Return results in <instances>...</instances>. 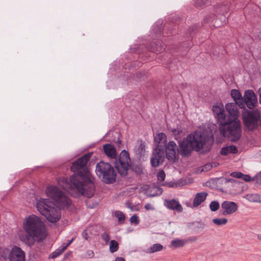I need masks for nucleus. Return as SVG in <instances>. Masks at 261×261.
<instances>
[{"label":"nucleus","mask_w":261,"mask_h":261,"mask_svg":"<svg viewBox=\"0 0 261 261\" xmlns=\"http://www.w3.org/2000/svg\"><path fill=\"white\" fill-rule=\"evenodd\" d=\"M92 154V152L85 154L72 164L71 170L74 174L70 176V184H68L67 186V191L72 197L83 195L90 198L94 195L95 187L87 167Z\"/></svg>","instance_id":"obj_1"},{"label":"nucleus","mask_w":261,"mask_h":261,"mask_svg":"<svg viewBox=\"0 0 261 261\" xmlns=\"http://www.w3.org/2000/svg\"><path fill=\"white\" fill-rule=\"evenodd\" d=\"M46 193L48 199L41 198L36 203V207L40 213L46 219L52 223L57 222L60 218V212L55 207L60 209L68 207L71 204V200L58 187L50 186L47 188Z\"/></svg>","instance_id":"obj_2"},{"label":"nucleus","mask_w":261,"mask_h":261,"mask_svg":"<svg viewBox=\"0 0 261 261\" xmlns=\"http://www.w3.org/2000/svg\"><path fill=\"white\" fill-rule=\"evenodd\" d=\"M23 228L26 234L22 238V241L30 247L33 246L35 239L42 241L47 236L46 227L40 218L31 215L27 217L23 223Z\"/></svg>","instance_id":"obj_3"},{"label":"nucleus","mask_w":261,"mask_h":261,"mask_svg":"<svg viewBox=\"0 0 261 261\" xmlns=\"http://www.w3.org/2000/svg\"><path fill=\"white\" fill-rule=\"evenodd\" d=\"M207 137L200 132L188 135L178 143V153L182 157H189L192 151H200L207 142Z\"/></svg>","instance_id":"obj_4"},{"label":"nucleus","mask_w":261,"mask_h":261,"mask_svg":"<svg viewBox=\"0 0 261 261\" xmlns=\"http://www.w3.org/2000/svg\"><path fill=\"white\" fill-rule=\"evenodd\" d=\"M239 104L237 102H230L226 104L225 106L229 114V116H226L227 122L230 124L227 126V133L229 135V138L232 142L239 140L242 133L241 123L238 120Z\"/></svg>","instance_id":"obj_5"},{"label":"nucleus","mask_w":261,"mask_h":261,"mask_svg":"<svg viewBox=\"0 0 261 261\" xmlns=\"http://www.w3.org/2000/svg\"><path fill=\"white\" fill-rule=\"evenodd\" d=\"M114 165L118 173L121 176H126L129 169L135 172L137 174L143 173L142 166L140 164H132L129 153L125 150H123L121 152L118 159L115 160Z\"/></svg>","instance_id":"obj_6"},{"label":"nucleus","mask_w":261,"mask_h":261,"mask_svg":"<svg viewBox=\"0 0 261 261\" xmlns=\"http://www.w3.org/2000/svg\"><path fill=\"white\" fill-rule=\"evenodd\" d=\"M156 147L152 152L151 158V164L154 167H158L162 163L164 159V147L166 145V136L164 133H161L154 137Z\"/></svg>","instance_id":"obj_7"},{"label":"nucleus","mask_w":261,"mask_h":261,"mask_svg":"<svg viewBox=\"0 0 261 261\" xmlns=\"http://www.w3.org/2000/svg\"><path fill=\"white\" fill-rule=\"evenodd\" d=\"M98 177L106 184H112L116 181V173L113 166L102 161L98 162L95 168Z\"/></svg>","instance_id":"obj_8"},{"label":"nucleus","mask_w":261,"mask_h":261,"mask_svg":"<svg viewBox=\"0 0 261 261\" xmlns=\"http://www.w3.org/2000/svg\"><path fill=\"white\" fill-rule=\"evenodd\" d=\"M242 113V119L244 126L247 130L252 131L261 124V114L257 109L247 110L244 108Z\"/></svg>","instance_id":"obj_9"},{"label":"nucleus","mask_w":261,"mask_h":261,"mask_svg":"<svg viewBox=\"0 0 261 261\" xmlns=\"http://www.w3.org/2000/svg\"><path fill=\"white\" fill-rule=\"evenodd\" d=\"M212 111L219 125L220 134L224 137L229 138L227 126L230 124L227 122L223 105L221 103L214 105L212 108Z\"/></svg>","instance_id":"obj_10"},{"label":"nucleus","mask_w":261,"mask_h":261,"mask_svg":"<svg viewBox=\"0 0 261 261\" xmlns=\"http://www.w3.org/2000/svg\"><path fill=\"white\" fill-rule=\"evenodd\" d=\"M229 7L227 5H223L220 6L216 9V13L218 15H221L220 19L221 20V23H219L218 20L215 18L214 15H208L204 17L203 21L205 23H209L212 21H214V26L215 27H219L221 24L225 23L227 22V18L228 17V10Z\"/></svg>","instance_id":"obj_11"},{"label":"nucleus","mask_w":261,"mask_h":261,"mask_svg":"<svg viewBox=\"0 0 261 261\" xmlns=\"http://www.w3.org/2000/svg\"><path fill=\"white\" fill-rule=\"evenodd\" d=\"M166 145L165 151L167 158L170 161L174 162L178 158V148L173 141H169Z\"/></svg>","instance_id":"obj_12"},{"label":"nucleus","mask_w":261,"mask_h":261,"mask_svg":"<svg viewBox=\"0 0 261 261\" xmlns=\"http://www.w3.org/2000/svg\"><path fill=\"white\" fill-rule=\"evenodd\" d=\"M244 101L245 105L250 110L255 107L257 102V98L256 95L252 90H247L245 92L244 96Z\"/></svg>","instance_id":"obj_13"},{"label":"nucleus","mask_w":261,"mask_h":261,"mask_svg":"<svg viewBox=\"0 0 261 261\" xmlns=\"http://www.w3.org/2000/svg\"><path fill=\"white\" fill-rule=\"evenodd\" d=\"M221 208L223 210V215L226 216L235 213L238 210V206L234 202L224 201L221 204Z\"/></svg>","instance_id":"obj_14"},{"label":"nucleus","mask_w":261,"mask_h":261,"mask_svg":"<svg viewBox=\"0 0 261 261\" xmlns=\"http://www.w3.org/2000/svg\"><path fill=\"white\" fill-rule=\"evenodd\" d=\"M9 259L10 261H24V253L21 248L15 246L9 254Z\"/></svg>","instance_id":"obj_15"},{"label":"nucleus","mask_w":261,"mask_h":261,"mask_svg":"<svg viewBox=\"0 0 261 261\" xmlns=\"http://www.w3.org/2000/svg\"><path fill=\"white\" fill-rule=\"evenodd\" d=\"M164 205L169 210H175L178 213L182 211V207L178 201L174 199L171 200L166 199L164 201Z\"/></svg>","instance_id":"obj_16"},{"label":"nucleus","mask_w":261,"mask_h":261,"mask_svg":"<svg viewBox=\"0 0 261 261\" xmlns=\"http://www.w3.org/2000/svg\"><path fill=\"white\" fill-rule=\"evenodd\" d=\"M103 149L105 154L110 159H116L117 156L116 149L111 144H105L103 145Z\"/></svg>","instance_id":"obj_17"},{"label":"nucleus","mask_w":261,"mask_h":261,"mask_svg":"<svg viewBox=\"0 0 261 261\" xmlns=\"http://www.w3.org/2000/svg\"><path fill=\"white\" fill-rule=\"evenodd\" d=\"M230 94L234 102L239 103V107L241 109L245 108L244 99L240 91L237 89H232L231 90Z\"/></svg>","instance_id":"obj_18"},{"label":"nucleus","mask_w":261,"mask_h":261,"mask_svg":"<svg viewBox=\"0 0 261 261\" xmlns=\"http://www.w3.org/2000/svg\"><path fill=\"white\" fill-rule=\"evenodd\" d=\"M207 195L208 194L204 192L197 193L193 200V206L197 207L199 205L205 201Z\"/></svg>","instance_id":"obj_19"},{"label":"nucleus","mask_w":261,"mask_h":261,"mask_svg":"<svg viewBox=\"0 0 261 261\" xmlns=\"http://www.w3.org/2000/svg\"><path fill=\"white\" fill-rule=\"evenodd\" d=\"M145 144L142 140L137 141L134 150L136 154L138 155V157L140 158L144 155L145 151Z\"/></svg>","instance_id":"obj_20"},{"label":"nucleus","mask_w":261,"mask_h":261,"mask_svg":"<svg viewBox=\"0 0 261 261\" xmlns=\"http://www.w3.org/2000/svg\"><path fill=\"white\" fill-rule=\"evenodd\" d=\"M221 154L223 155H226L228 154L236 153L238 152V149L236 146L234 145H230L223 147L221 150Z\"/></svg>","instance_id":"obj_21"},{"label":"nucleus","mask_w":261,"mask_h":261,"mask_svg":"<svg viewBox=\"0 0 261 261\" xmlns=\"http://www.w3.org/2000/svg\"><path fill=\"white\" fill-rule=\"evenodd\" d=\"M186 242L187 241L184 240L176 239L171 242L169 247L173 249L182 247L186 244Z\"/></svg>","instance_id":"obj_22"},{"label":"nucleus","mask_w":261,"mask_h":261,"mask_svg":"<svg viewBox=\"0 0 261 261\" xmlns=\"http://www.w3.org/2000/svg\"><path fill=\"white\" fill-rule=\"evenodd\" d=\"M230 176L233 177L242 179L245 181L251 180V177L249 175L244 174L241 172H233L230 173Z\"/></svg>","instance_id":"obj_23"},{"label":"nucleus","mask_w":261,"mask_h":261,"mask_svg":"<svg viewBox=\"0 0 261 261\" xmlns=\"http://www.w3.org/2000/svg\"><path fill=\"white\" fill-rule=\"evenodd\" d=\"M163 249V246L160 244H154L151 246L147 250V253H152L160 251Z\"/></svg>","instance_id":"obj_24"},{"label":"nucleus","mask_w":261,"mask_h":261,"mask_svg":"<svg viewBox=\"0 0 261 261\" xmlns=\"http://www.w3.org/2000/svg\"><path fill=\"white\" fill-rule=\"evenodd\" d=\"M259 197V195L258 194H248L245 196L247 200L252 202H258Z\"/></svg>","instance_id":"obj_25"},{"label":"nucleus","mask_w":261,"mask_h":261,"mask_svg":"<svg viewBox=\"0 0 261 261\" xmlns=\"http://www.w3.org/2000/svg\"><path fill=\"white\" fill-rule=\"evenodd\" d=\"M150 50L152 52L159 53L162 52L163 50H165V48L163 46L159 45L158 44L152 43L151 45Z\"/></svg>","instance_id":"obj_26"},{"label":"nucleus","mask_w":261,"mask_h":261,"mask_svg":"<svg viewBox=\"0 0 261 261\" xmlns=\"http://www.w3.org/2000/svg\"><path fill=\"white\" fill-rule=\"evenodd\" d=\"M119 249V245L117 241L115 240H112L110 243V251L111 253H114L117 251Z\"/></svg>","instance_id":"obj_27"},{"label":"nucleus","mask_w":261,"mask_h":261,"mask_svg":"<svg viewBox=\"0 0 261 261\" xmlns=\"http://www.w3.org/2000/svg\"><path fill=\"white\" fill-rule=\"evenodd\" d=\"M227 219L226 218H215L213 220V222L218 226L225 225L227 223Z\"/></svg>","instance_id":"obj_28"},{"label":"nucleus","mask_w":261,"mask_h":261,"mask_svg":"<svg viewBox=\"0 0 261 261\" xmlns=\"http://www.w3.org/2000/svg\"><path fill=\"white\" fill-rule=\"evenodd\" d=\"M219 207L220 204L217 201H213L210 204V208L213 212L217 211Z\"/></svg>","instance_id":"obj_29"},{"label":"nucleus","mask_w":261,"mask_h":261,"mask_svg":"<svg viewBox=\"0 0 261 261\" xmlns=\"http://www.w3.org/2000/svg\"><path fill=\"white\" fill-rule=\"evenodd\" d=\"M115 216L118 219L119 222H123L125 219L124 214L119 211L115 212Z\"/></svg>","instance_id":"obj_30"},{"label":"nucleus","mask_w":261,"mask_h":261,"mask_svg":"<svg viewBox=\"0 0 261 261\" xmlns=\"http://www.w3.org/2000/svg\"><path fill=\"white\" fill-rule=\"evenodd\" d=\"M166 177V174L164 170H160L157 174V178L158 181L162 182L163 181Z\"/></svg>","instance_id":"obj_31"},{"label":"nucleus","mask_w":261,"mask_h":261,"mask_svg":"<svg viewBox=\"0 0 261 261\" xmlns=\"http://www.w3.org/2000/svg\"><path fill=\"white\" fill-rule=\"evenodd\" d=\"M208 3V0H196L195 6L197 7H202Z\"/></svg>","instance_id":"obj_32"},{"label":"nucleus","mask_w":261,"mask_h":261,"mask_svg":"<svg viewBox=\"0 0 261 261\" xmlns=\"http://www.w3.org/2000/svg\"><path fill=\"white\" fill-rule=\"evenodd\" d=\"M251 180L255 181V184L260 186L261 185V172L258 173Z\"/></svg>","instance_id":"obj_33"},{"label":"nucleus","mask_w":261,"mask_h":261,"mask_svg":"<svg viewBox=\"0 0 261 261\" xmlns=\"http://www.w3.org/2000/svg\"><path fill=\"white\" fill-rule=\"evenodd\" d=\"M63 252L61 250L60 248H59L52 253L51 257L53 258H55L60 255Z\"/></svg>","instance_id":"obj_34"},{"label":"nucleus","mask_w":261,"mask_h":261,"mask_svg":"<svg viewBox=\"0 0 261 261\" xmlns=\"http://www.w3.org/2000/svg\"><path fill=\"white\" fill-rule=\"evenodd\" d=\"M101 238L106 243H108L110 240V236L107 232L102 233L101 235Z\"/></svg>","instance_id":"obj_35"},{"label":"nucleus","mask_w":261,"mask_h":261,"mask_svg":"<svg viewBox=\"0 0 261 261\" xmlns=\"http://www.w3.org/2000/svg\"><path fill=\"white\" fill-rule=\"evenodd\" d=\"M130 221L132 223L138 224L139 223V220L138 217L136 215H134L131 217Z\"/></svg>","instance_id":"obj_36"},{"label":"nucleus","mask_w":261,"mask_h":261,"mask_svg":"<svg viewBox=\"0 0 261 261\" xmlns=\"http://www.w3.org/2000/svg\"><path fill=\"white\" fill-rule=\"evenodd\" d=\"M213 167V165L212 164V163H207L204 165V166L202 168V171H208L212 169Z\"/></svg>","instance_id":"obj_37"},{"label":"nucleus","mask_w":261,"mask_h":261,"mask_svg":"<svg viewBox=\"0 0 261 261\" xmlns=\"http://www.w3.org/2000/svg\"><path fill=\"white\" fill-rule=\"evenodd\" d=\"M146 210H154V207L152 206V205L150 203H146L144 206Z\"/></svg>","instance_id":"obj_38"},{"label":"nucleus","mask_w":261,"mask_h":261,"mask_svg":"<svg viewBox=\"0 0 261 261\" xmlns=\"http://www.w3.org/2000/svg\"><path fill=\"white\" fill-rule=\"evenodd\" d=\"M87 255L89 258H92L94 256V253L92 250H89L87 251Z\"/></svg>","instance_id":"obj_39"},{"label":"nucleus","mask_w":261,"mask_h":261,"mask_svg":"<svg viewBox=\"0 0 261 261\" xmlns=\"http://www.w3.org/2000/svg\"><path fill=\"white\" fill-rule=\"evenodd\" d=\"M69 246V244L63 243L60 248L61 250L64 252L66 248Z\"/></svg>","instance_id":"obj_40"},{"label":"nucleus","mask_w":261,"mask_h":261,"mask_svg":"<svg viewBox=\"0 0 261 261\" xmlns=\"http://www.w3.org/2000/svg\"><path fill=\"white\" fill-rule=\"evenodd\" d=\"M163 193V190L161 188H158V192L156 194H153L152 195V196H157V195H161Z\"/></svg>","instance_id":"obj_41"},{"label":"nucleus","mask_w":261,"mask_h":261,"mask_svg":"<svg viewBox=\"0 0 261 261\" xmlns=\"http://www.w3.org/2000/svg\"><path fill=\"white\" fill-rule=\"evenodd\" d=\"M257 93L259 95V101L260 104L261 105V87L258 89Z\"/></svg>","instance_id":"obj_42"},{"label":"nucleus","mask_w":261,"mask_h":261,"mask_svg":"<svg viewBox=\"0 0 261 261\" xmlns=\"http://www.w3.org/2000/svg\"><path fill=\"white\" fill-rule=\"evenodd\" d=\"M115 261H125V259L123 257H117L115 258Z\"/></svg>","instance_id":"obj_43"},{"label":"nucleus","mask_w":261,"mask_h":261,"mask_svg":"<svg viewBox=\"0 0 261 261\" xmlns=\"http://www.w3.org/2000/svg\"><path fill=\"white\" fill-rule=\"evenodd\" d=\"M225 180H226V182H232V181H234V180L232 178H225Z\"/></svg>","instance_id":"obj_44"},{"label":"nucleus","mask_w":261,"mask_h":261,"mask_svg":"<svg viewBox=\"0 0 261 261\" xmlns=\"http://www.w3.org/2000/svg\"><path fill=\"white\" fill-rule=\"evenodd\" d=\"M82 236H83V237H84L86 240H87V239H87V234L86 233V232H83L82 233Z\"/></svg>","instance_id":"obj_45"},{"label":"nucleus","mask_w":261,"mask_h":261,"mask_svg":"<svg viewBox=\"0 0 261 261\" xmlns=\"http://www.w3.org/2000/svg\"><path fill=\"white\" fill-rule=\"evenodd\" d=\"M212 164L213 165V167H216L219 165V164L217 162H214Z\"/></svg>","instance_id":"obj_46"},{"label":"nucleus","mask_w":261,"mask_h":261,"mask_svg":"<svg viewBox=\"0 0 261 261\" xmlns=\"http://www.w3.org/2000/svg\"><path fill=\"white\" fill-rule=\"evenodd\" d=\"M74 240V238H72L71 240L69 241V242L67 244H69V246L70 245V244L73 242Z\"/></svg>","instance_id":"obj_47"},{"label":"nucleus","mask_w":261,"mask_h":261,"mask_svg":"<svg viewBox=\"0 0 261 261\" xmlns=\"http://www.w3.org/2000/svg\"><path fill=\"white\" fill-rule=\"evenodd\" d=\"M259 203H261V195H259V199H258V202Z\"/></svg>","instance_id":"obj_48"},{"label":"nucleus","mask_w":261,"mask_h":261,"mask_svg":"<svg viewBox=\"0 0 261 261\" xmlns=\"http://www.w3.org/2000/svg\"><path fill=\"white\" fill-rule=\"evenodd\" d=\"M257 239L261 241V235H257Z\"/></svg>","instance_id":"obj_49"}]
</instances>
